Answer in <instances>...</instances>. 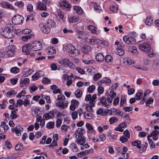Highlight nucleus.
<instances>
[{
  "label": "nucleus",
  "instance_id": "nucleus-53",
  "mask_svg": "<svg viewBox=\"0 0 159 159\" xmlns=\"http://www.w3.org/2000/svg\"><path fill=\"white\" fill-rule=\"evenodd\" d=\"M112 57L110 55H107L105 58V61L107 62H111L113 60Z\"/></svg>",
  "mask_w": 159,
  "mask_h": 159
},
{
  "label": "nucleus",
  "instance_id": "nucleus-35",
  "mask_svg": "<svg viewBox=\"0 0 159 159\" xmlns=\"http://www.w3.org/2000/svg\"><path fill=\"white\" fill-rule=\"evenodd\" d=\"M100 102L103 106L105 107L109 105L107 102L106 98V97H102L100 100Z\"/></svg>",
  "mask_w": 159,
  "mask_h": 159
},
{
  "label": "nucleus",
  "instance_id": "nucleus-54",
  "mask_svg": "<svg viewBox=\"0 0 159 159\" xmlns=\"http://www.w3.org/2000/svg\"><path fill=\"white\" fill-rule=\"evenodd\" d=\"M19 71V69L16 67H13L10 70L11 72L14 74L18 73Z\"/></svg>",
  "mask_w": 159,
  "mask_h": 159
},
{
  "label": "nucleus",
  "instance_id": "nucleus-5",
  "mask_svg": "<svg viewBox=\"0 0 159 159\" xmlns=\"http://www.w3.org/2000/svg\"><path fill=\"white\" fill-rule=\"evenodd\" d=\"M23 20L24 18L22 16L16 15L12 18V21L13 24L17 25L22 23Z\"/></svg>",
  "mask_w": 159,
  "mask_h": 159
},
{
  "label": "nucleus",
  "instance_id": "nucleus-24",
  "mask_svg": "<svg viewBox=\"0 0 159 159\" xmlns=\"http://www.w3.org/2000/svg\"><path fill=\"white\" fill-rule=\"evenodd\" d=\"M91 50V47L89 46H84L82 47V51L84 54L88 53Z\"/></svg>",
  "mask_w": 159,
  "mask_h": 159
},
{
  "label": "nucleus",
  "instance_id": "nucleus-7",
  "mask_svg": "<svg viewBox=\"0 0 159 159\" xmlns=\"http://www.w3.org/2000/svg\"><path fill=\"white\" fill-rule=\"evenodd\" d=\"M16 49V47L14 45H11L8 47L6 55L9 57H11L14 56Z\"/></svg>",
  "mask_w": 159,
  "mask_h": 159
},
{
  "label": "nucleus",
  "instance_id": "nucleus-1",
  "mask_svg": "<svg viewBox=\"0 0 159 159\" xmlns=\"http://www.w3.org/2000/svg\"><path fill=\"white\" fill-rule=\"evenodd\" d=\"M0 34L3 37L11 39L14 37V33L12 30V26L10 24H7L0 29Z\"/></svg>",
  "mask_w": 159,
  "mask_h": 159
},
{
  "label": "nucleus",
  "instance_id": "nucleus-19",
  "mask_svg": "<svg viewBox=\"0 0 159 159\" xmlns=\"http://www.w3.org/2000/svg\"><path fill=\"white\" fill-rule=\"evenodd\" d=\"M29 81L30 80L28 78H25L23 80L22 79L20 82V86L21 87H23L24 85L27 86Z\"/></svg>",
  "mask_w": 159,
  "mask_h": 159
},
{
  "label": "nucleus",
  "instance_id": "nucleus-61",
  "mask_svg": "<svg viewBox=\"0 0 159 159\" xmlns=\"http://www.w3.org/2000/svg\"><path fill=\"white\" fill-rule=\"evenodd\" d=\"M106 138V135L104 134H101L99 136V140L102 142H104Z\"/></svg>",
  "mask_w": 159,
  "mask_h": 159
},
{
  "label": "nucleus",
  "instance_id": "nucleus-3",
  "mask_svg": "<svg viewBox=\"0 0 159 159\" xmlns=\"http://www.w3.org/2000/svg\"><path fill=\"white\" fill-rule=\"evenodd\" d=\"M65 48L69 52V55L71 57L77 56L80 53V51L75 48V46L71 44H67Z\"/></svg>",
  "mask_w": 159,
  "mask_h": 159
},
{
  "label": "nucleus",
  "instance_id": "nucleus-17",
  "mask_svg": "<svg viewBox=\"0 0 159 159\" xmlns=\"http://www.w3.org/2000/svg\"><path fill=\"white\" fill-rule=\"evenodd\" d=\"M86 138L84 136H81L77 137L76 143L81 145H83L86 143Z\"/></svg>",
  "mask_w": 159,
  "mask_h": 159
},
{
  "label": "nucleus",
  "instance_id": "nucleus-12",
  "mask_svg": "<svg viewBox=\"0 0 159 159\" xmlns=\"http://www.w3.org/2000/svg\"><path fill=\"white\" fill-rule=\"evenodd\" d=\"M36 6L38 9L41 11L47 10V8L46 5L43 2L38 1L36 3Z\"/></svg>",
  "mask_w": 159,
  "mask_h": 159
},
{
  "label": "nucleus",
  "instance_id": "nucleus-49",
  "mask_svg": "<svg viewBox=\"0 0 159 159\" xmlns=\"http://www.w3.org/2000/svg\"><path fill=\"white\" fill-rule=\"evenodd\" d=\"M54 123L53 122L50 121L48 122L46 125V128L48 129H50L54 128Z\"/></svg>",
  "mask_w": 159,
  "mask_h": 159
},
{
  "label": "nucleus",
  "instance_id": "nucleus-39",
  "mask_svg": "<svg viewBox=\"0 0 159 159\" xmlns=\"http://www.w3.org/2000/svg\"><path fill=\"white\" fill-rule=\"evenodd\" d=\"M75 95L77 98H80L81 97L82 95V92L80 89H78L75 92Z\"/></svg>",
  "mask_w": 159,
  "mask_h": 159
},
{
  "label": "nucleus",
  "instance_id": "nucleus-21",
  "mask_svg": "<svg viewBox=\"0 0 159 159\" xmlns=\"http://www.w3.org/2000/svg\"><path fill=\"white\" fill-rule=\"evenodd\" d=\"M86 126L88 129V133H91L93 134H96V131L94 129L93 126L90 124L87 123L86 124Z\"/></svg>",
  "mask_w": 159,
  "mask_h": 159
},
{
  "label": "nucleus",
  "instance_id": "nucleus-36",
  "mask_svg": "<svg viewBox=\"0 0 159 159\" xmlns=\"http://www.w3.org/2000/svg\"><path fill=\"white\" fill-rule=\"evenodd\" d=\"M74 9L78 13L80 14H82L83 13V10L80 6H75L74 7Z\"/></svg>",
  "mask_w": 159,
  "mask_h": 159
},
{
  "label": "nucleus",
  "instance_id": "nucleus-13",
  "mask_svg": "<svg viewBox=\"0 0 159 159\" xmlns=\"http://www.w3.org/2000/svg\"><path fill=\"white\" fill-rule=\"evenodd\" d=\"M1 6L3 8H7L8 9H11L12 10H14V8L12 6L8 3L6 2H3L0 3Z\"/></svg>",
  "mask_w": 159,
  "mask_h": 159
},
{
  "label": "nucleus",
  "instance_id": "nucleus-37",
  "mask_svg": "<svg viewBox=\"0 0 159 159\" xmlns=\"http://www.w3.org/2000/svg\"><path fill=\"white\" fill-rule=\"evenodd\" d=\"M16 94V92L15 90L9 91L6 93L7 97H11L14 96Z\"/></svg>",
  "mask_w": 159,
  "mask_h": 159
},
{
  "label": "nucleus",
  "instance_id": "nucleus-59",
  "mask_svg": "<svg viewBox=\"0 0 159 159\" xmlns=\"http://www.w3.org/2000/svg\"><path fill=\"white\" fill-rule=\"evenodd\" d=\"M122 108L126 112L130 111L133 109V108L132 107H123Z\"/></svg>",
  "mask_w": 159,
  "mask_h": 159
},
{
  "label": "nucleus",
  "instance_id": "nucleus-60",
  "mask_svg": "<svg viewBox=\"0 0 159 159\" xmlns=\"http://www.w3.org/2000/svg\"><path fill=\"white\" fill-rule=\"evenodd\" d=\"M26 93L25 90H22L20 92L17 94L16 97L17 98H20L21 96H24Z\"/></svg>",
  "mask_w": 159,
  "mask_h": 159
},
{
  "label": "nucleus",
  "instance_id": "nucleus-47",
  "mask_svg": "<svg viewBox=\"0 0 159 159\" xmlns=\"http://www.w3.org/2000/svg\"><path fill=\"white\" fill-rule=\"evenodd\" d=\"M95 88L96 87L94 85H91L87 88V91L89 93H92L95 90Z\"/></svg>",
  "mask_w": 159,
  "mask_h": 159
},
{
  "label": "nucleus",
  "instance_id": "nucleus-29",
  "mask_svg": "<svg viewBox=\"0 0 159 159\" xmlns=\"http://www.w3.org/2000/svg\"><path fill=\"white\" fill-rule=\"evenodd\" d=\"M96 59L98 61L102 62L104 61V56L102 54L98 53L96 56Z\"/></svg>",
  "mask_w": 159,
  "mask_h": 159
},
{
  "label": "nucleus",
  "instance_id": "nucleus-2",
  "mask_svg": "<svg viewBox=\"0 0 159 159\" xmlns=\"http://www.w3.org/2000/svg\"><path fill=\"white\" fill-rule=\"evenodd\" d=\"M97 98L96 95L94 94L91 97L90 94L87 95L85 97V100L86 101H89V104H87L86 106V110L88 111H92V107L94 106L96 103L95 100Z\"/></svg>",
  "mask_w": 159,
  "mask_h": 159
},
{
  "label": "nucleus",
  "instance_id": "nucleus-33",
  "mask_svg": "<svg viewBox=\"0 0 159 159\" xmlns=\"http://www.w3.org/2000/svg\"><path fill=\"white\" fill-rule=\"evenodd\" d=\"M48 26L49 27H53L55 26L56 23L52 19H49L47 22Z\"/></svg>",
  "mask_w": 159,
  "mask_h": 159
},
{
  "label": "nucleus",
  "instance_id": "nucleus-14",
  "mask_svg": "<svg viewBox=\"0 0 159 159\" xmlns=\"http://www.w3.org/2000/svg\"><path fill=\"white\" fill-rule=\"evenodd\" d=\"M79 102L75 99H72L71 101V104L70 106V109L72 111H74L75 108L79 104Z\"/></svg>",
  "mask_w": 159,
  "mask_h": 159
},
{
  "label": "nucleus",
  "instance_id": "nucleus-62",
  "mask_svg": "<svg viewBox=\"0 0 159 159\" xmlns=\"http://www.w3.org/2000/svg\"><path fill=\"white\" fill-rule=\"evenodd\" d=\"M62 121L60 118H57L56 121V126L57 128L59 127L61 124Z\"/></svg>",
  "mask_w": 159,
  "mask_h": 159
},
{
  "label": "nucleus",
  "instance_id": "nucleus-44",
  "mask_svg": "<svg viewBox=\"0 0 159 159\" xmlns=\"http://www.w3.org/2000/svg\"><path fill=\"white\" fill-rule=\"evenodd\" d=\"M23 146L22 144L19 143L15 147V149L16 150L21 151L23 149Z\"/></svg>",
  "mask_w": 159,
  "mask_h": 159
},
{
  "label": "nucleus",
  "instance_id": "nucleus-32",
  "mask_svg": "<svg viewBox=\"0 0 159 159\" xmlns=\"http://www.w3.org/2000/svg\"><path fill=\"white\" fill-rule=\"evenodd\" d=\"M113 114L114 115H118L122 116L123 114V112L118 109L115 108L112 109Z\"/></svg>",
  "mask_w": 159,
  "mask_h": 159
},
{
  "label": "nucleus",
  "instance_id": "nucleus-28",
  "mask_svg": "<svg viewBox=\"0 0 159 159\" xmlns=\"http://www.w3.org/2000/svg\"><path fill=\"white\" fill-rule=\"evenodd\" d=\"M32 72L33 71L32 70H30L27 68L23 70V75L25 77L28 76L31 74Z\"/></svg>",
  "mask_w": 159,
  "mask_h": 159
},
{
  "label": "nucleus",
  "instance_id": "nucleus-15",
  "mask_svg": "<svg viewBox=\"0 0 159 159\" xmlns=\"http://www.w3.org/2000/svg\"><path fill=\"white\" fill-rule=\"evenodd\" d=\"M60 6L63 9H66L67 10H69L71 7L70 4L65 1H62L60 3Z\"/></svg>",
  "mask_w": 159,
  "mask_h": 159
},
{
  "label": "nucleus",
  "instance_id": "nucleus-16",
  "mask_svg": "<svg viewBox=\"0 0 159 159\" xmlns=\"http://www.w3.org/2000/svg\"><path fill=\"white\" fill-rule=\"evenodd\" d=\"M43 116L44 120H48L49 119H53V116L52 110L44 114Z\"/></svg>",
  "mask_w": 159,
  "mask_h": 159
},
{
  "label": "nucleus",
  "instance_id": "nucleus-26",
  "mask_svg": "<svg viewBox=\"0 0 159 159\" xmlns=\"http://www.w3.org/2000/svg\"><path fill=\"white\" fill-rule=\"evenodd\" d=\"M124 63L125 65H132L134 64V61L130 58H125L124 59Z\"/></svg>",
  "mask_w": 159,
  "mask_h": 159
},
{
  "label": "nucleus",
  "instance_id": "nucleus-63",
  "mask_svg": "<svg viewBox=\"0 0 159 159\" xmlns=\"http://www.w3.org/2000/svg\"><path fill=\"white\" fill-rule=\"evenodd\" d=\"M101 75L99 73L95 74L93 76V79L94 80H96L101 77Z\"/></svg>",
  "mask_w": 159,
  "mask_h": 159
},
{
  "label": "nucleus",
  "instance_id": "nucleus-51",
  "mask_svg": "<svg viewBox=\"0 0 159 159\" xmlns=\"http://www.w3.org/2000/svg\"><path fill=\"white\" fill-rule=\"evenodd\" d=\"M116 53L120 56L123 55L125 52L124 51L122 48H119L116 49Z\"/></svg>",
  "mask_w": 159,
  "mask_h": 159
},
{
  "label": "nucleus",
  "instance_id": "nucleus-20",
  "mask_svg": "<svg viewBox=\"0 0 159 159\" xmlns=\"http://www.w3.org/2000/svg\"><path fill=\"white\" fill-rule=\"evenodd\" d=\"M43 75L42 72L40 70H38L36 73L34 74L32 76V78L34 80H37Z\"/></svg>",
  "mask_w": 159,
  "mask_h": 159
},
{
  "label": "nucleus",
  "instance_id": "nucleus-31",
  "mask_svg": "<svg viewBox=\"0 0 159 159\" xmlns=\"http://www.w3.org/2000/svg\"><path fill=\"white\" fill-rule=\"evenodd\" d=\"M70 148L74 152H76L78 151V149L76 144L74 143H71L70 145Z\"/></svg>",
  "mask_w": 159,
  "mask_h": 159
},
{
  "label": "nucleus",
  "instance_id": "nucleus-34",
  "mask_svg": "<svg viewBox=\"0 0 159 159\" xmlns=\"http://www.w3.org/2000/svg\"><path fill=\"white\" fill-rule=\"evenodd\" d=\"M96 113L98 115H101L103 116H106L107 115L106 111L105 110L104 111L103 109L102 108H100L97 110Z\"/></svg>",
  "mask_w": 159,
  "mask_h": 159
},
{
  "label": "nucleus",
  "instance_id": "nucleus-4",
  "mask_svg": "<svg viewBox=\"0 0 159 159\" xmlns=\"http://www.w3.org/2000/svg\"><path fill=\"white\" fill-rule=\"evenodd\" d=\"M58 62L61 64L66 65L71 69H74L75 67V65L67 58H61L58 60Z\"/></svg>",
  "mask_w": 159,
  "mask_h": 159
},
{
  "label": "nucleus",
  "instance_id": "nucleus-10",
  "mask_svg": "<svg viewBox=\"0 0 159 159\" xmlns=\"http://www.w3.org/2000/svg\"><path fill=\"white\" fill-rule=\"evenodd\" d=\"M39 27L41 30L45 34H48L50 31V27L47 26L45 23H41L39 25Z\"/></svg>",
  "mask_w": 159,
  "mask_h": 159
},
{
  "label": "nucleus",
  "instance_id": "nucleus-52",
  "mask_svg": "<svg viewBox=\"0 0 159 159\" xmlns=\"http://www.w3.org/2000/svg\"><path fill=\"white\" fill-rule=\"evenodd\" d=\"M159 133V132L158 131L156 130H153L150 134L147 137L148 138L151 137L152 136H157V135H158Z\"/></svg>",
  "mask_w": 159,
  "mask_h": 159
},
{
  "label": "nucleus",
  "instance_id": "nucleus-46",
  "mask_svg": "<svg viewBox=\"0 0 159 159\" xmlns=\"http://www.w3.org/2000/svg\"><path fill=\"white\" fill-rule=\"evenodd\" d=\"M118 121V119L115 117H113L109 119V122L111 124L116 122Z\"/></svg>",
  "mask_w": 159,
  "mask_h": 159
},
{
  "label": "nucleus",
  "instance_id": "nucleus-6",
  "mask_svg": "<svg viewBox=\"0 0 159 159\" xmlns=\"http://www.w3.org/2000/svg\"><path fill=\"white\" fill-rule=\"evenodd\" d=\"M139 48L140 50L147 53L151 49L150 44L147 43H144L140 45Z\"/></svg>",
  "mask_w": 159,
  "mask_h": 159
},
{
  "label": "nucleus",
  "instance_id": "nucleus-50",
  "mask_svg": "<svg viewBox=\"0 0 159 159\" xmlns=\"http://www.w3.org/2000/svg\"><path fill=\"white\" fill-rule=\"evenodd\" d=\"M88 28L89 30L92 31V33L94 34L96 33V30L97 29L96 27L92 25H91L88 26Z\"/></svg>",
  "mask_w": 159,
  "mask_h": 159
},
{
  "label": "nucleus",
  "instance_id": "nucleus-55",
  "mask_svg": "<svg viewBox=\"0 0 159 159\" xmlns=\"http://www.w3.org/2000/svg\"><path fill=\"white\" fill-rule=\"evenodd\" d=\"M130 51L132 53L135 55L137 54L138 53L136 48L135 46L132 47L131 49L130 50Z\"/></svg>",
  "mask_w": 159,
  "mask_h": 159
},
{
  "label": "nucleus",
  "instance_id": "nucleus-8",
  "mask_svg": "<svg viewBox=\"0 0 159 159\" xmlns=\"http://www.w3.org/2000/svg\"><path fill=\"white\" fill-rule=\"evenodd\" d=\"M123 39L127 44H133L136 42L135 39L133 36L128 37L127 36H124Z\"/></svg>",
  "mask_w": 159,
  "mask_h": 159
},
{
  "label": "nucleus",
  "instance_id": "nucleus-58",
  "mask_svg": "<svg viewBox=\"0 0 159 159\" xmlns=\"http://www.w3.org/2000/svg\"><path fill=\"white\" fill-rule=\"evenodd\" d=\"M43 83L44 84H47L50 83V79L47 77H44L42 80Z\"/></svg>",
  "mask_w": 159,
  "mask_h": 159
},
{
  "label": "nucleus",
  "instance_id": "nucleus-23",
  "mask_svg": "<svg viewBox=\"0 0 159 159\" xmlns=\"http://www.w3.org/2000/svg\"><path fill=\"white\" fill-rule=\"evenodd\" d=\"M69 21L71 23H75L78 22L79 20V18L76 16H70L68 18Z\"/></svg>",
  "mask_w": 159,
  "mask_h": 159
},
{
  "label": "nucleus",
  "instance_id": "nucleus-38",
  "mask_svg": "<svg viewBox=\"0 0 159 159\" xmlns=\"http://www.w3.org/2000/svg\"><path fill=\"white\" fill-rule=\"evenodd\" d=\"M24 3L22 1H17L15 2V5L19 8H23L24 7Z\"/></svg>",
  "mask_w": 159,
  "mask_h": 159
},
{
  "label": "nucleus",
  "instance_id": "nucleus-22",
  "mask_svg": "<svg viewBox=\"0 0 159 159\" xmlns=\"http://www.w3.org/2000/svg\"><path fill=\"white\" fill-rule=\"evenodd\" d=\"M148 145V143L145 142H143L142 143H141V145L139 146V148H138L140 152H142L145 151Z\"/></svg>",
  "mask_w": 159,
  "mask_h": 159
},
{
  "label": "nucleus",
  "instance_id": "nucleus-40",
  "mask_svg": "<svg viewBox=\"0 0 159 159\" xmlns=\"http://www.w3.org/2000/svg\"><path fill=\"white\" fill-rule=\"evenodd\" d=\"M152 19L151 17H148L146 18L145 23L147 25L150 26L152 23Z\"/></svg>",
  "mask_w": 159,
  "mask_h": 159
},
{
  "label": "nucleus",
  "instance_id": "nucleus-43",
  "mask_svg": "<svg viewBox=\"0 0 159 159\" xmlns=\"http://www.w3.org/2000/svg\"><path fill=\"white\" fill-rule=\"evenodd\" d=\"M141 142L140 141L136 140L131 143V144L133 146H136L137 148H139V146L141 145Z\"/></svg>",
  "mask_w": 159,
  "mask_h": 159
},
{
  "label": "nucleus",
  "instance_id": "nucleus-30",
  "mask_svg": "<svg viewBox=\"0 0 159 159\" xmlns=\"http://www.w3.org/2000/svg\"><path fill=\"white\" fill-rule=\"evenodd\" d=\"M66 98L65 96L62 94L57 96V102L56 103H60V102L62 101H64L65 100Z\"/></svg>",
  "mask_w": 159,
  "mask_h": 159
},
{
  "label": "nucleus",
  "instance_id": "nucleus-18",
  "mask_svg": "<svg viewBox=\"0 0 159 159\" xmlns=\"http://www.w3.org/2000/svg\"><path fill=\"white\" fill-rule=\"evenodd\" d=\"M68 102L67 101H62L60 102V103H56L57 107L61 109H65L66 108L68 105Z\"/></svg>",
  "mask_w": 159,
  "mask_h": 159
},
{
  "label": "nucleus",
  "instance_id": "nucleus-27",
  "mask_svg": "<svg viewBox=\"0 0 159 159\" xmlns=\"http://www.w3.org/2000/svg\"><path fill=\"white\" fill-rule=\"evenodd\" d=\"M91 3L93 4V7L94 8V10L98 13H100L102 9L97 4L96 2H91Z\"/></svg>",
  "mask_w": 159,
  "mask_h": 159
},
{
  "label": "nucleus",
  "instance_id": "nucleus-45",
  "mask_svg": "<svg viewBox=\"0 0 159 159\" xmlns=\"http://www.w3.org/2000/svg\"><path fill=\"white\" fill-rule=\"evenodd\" d=\"M118 9V7L116 5H111L110 7V10L114 11L116 12Z\"/></svg>",
  "mask_w": 159,
  "mask_h": 159
},
{
  "label": "nucleus",
  "instance_id": "nucleus-48",
  "mask_svg": "<svg viewBox=\"0 0 159 159\" xmlns=\"http://www.w3.org/2000/svg\"><path fill=\"white\" fill-rule=\"evenodd\" d=\"M32 37V35L31 34L25 35L22 37V40L24 41H26L29 39H30Z\"/></svg>",
  "mask_w": 159,
  "mask_h": 159
},
{
  "label": "nucleus",
  "instance_id": "nucleus-25",
  "mask_svg": "<svg viewBox=\"0 0 159 159\" xmlns=\"http://www.w3.org/2000/svg\"><path fill=\"white\" fill-rule=\"evenodd\" d=\"M84 132V129L82 128H78L75 132L76 136L77 135L78 137L83 136L82 135Z\"/></svg>",
  "mask_w": 159,
  "mask_h": 159
},
{
  "label": "nucleus",
  "instance_id": "nucleus-57",
  "mask_svg": "<svg viewBox=\"0 0 159 159\" xmlns=\"http://www.w3.org/2000/svg\"><path fill=\"white\" fill-rule=\"evenodd\" d=\"M148 140V141L149 144L150 145V148L151 149H152L155 147V145L154 143H153V142L152 140L150 139L149 138H147Z\"/></svg>",
  "mask_w": 159,
  "mask_h": 159
},
{
  "label": "nucleus",
  "instance_id": "nucleus-9",
  "mask_svg": "<svg viewBox=\"0 0 159 159\" xmlns=\"http://www.w3.org/2000/svg\"><path fill=\"white\" fill-rule=\"evenodd\" d=\"M32 49L35 51H39L42 48L41 43L39 41H36L32 43Z\"/></svg>",
  "mask_w": 159,
  "mask_h": 159
},
{
  "label": "nucleus",
  "instance_id": "nucleus-56",
  "mask_svg": "<svg viewBox=\"0 0 159 159\" xmlns=\"http://www.w3.org/2000/svg\"><path fill=\"white\" fill-rule=\"evenodd\" d=\"M48 52L51 53H55L56 51L55 49L53 47H49L48 48Z\"/></svg>",
  "mask_w": 159,
  "mask_h": 159
},
{
  "label": "nucleus",
  "instance_id": "nucleus-64",
  "mask_svg": "<svg viewBox=\"0 0 159 159\" xmlns=\"http://www.w3.org/2000/svg\"><path fill=\"white\" fill-rule=\"evenodd\" d=\"M128 138L125 137V136H122L120 137V140L122 143H124L127 142Z\"/></svg>",
  "mask_w": 159,
  "mask_h": 159
},
{
  "label": "nucleus",
  "instance_id": "nucleus-42",
  "mask_svg": "<svg viewBox=\"0 0 159 159\" xmlns=\"http://www.w3.org/2000/svg\"><path fill=\"white\" fill-rule=\"evenodd\" d=\"M52 113L53 114V118L54 117L55 114L56 115V117L58 118L61 117V113L60 112L58 111L57 110L54 109L52 110Z\"/></svg>",
  "mask_w": 159,
  "mask_h": 159
},
{
  "label": "nucleus",
  "instance_id": "nucleus-11",
  "mask_svg": "<svg viewBox=\"0 0 159 159\" xmlns=\"http://www.w3.org/2000/svg\"><path fill=\"white\" fill-rule=\"evenodd\" d=\"M32 49V45L30 44H28L24 46L22 48V51L25 52L27 55L30 54V51Z\"/></svg>",
  "mask_w": 159,
  "mask_h": 159
},
{
  "label": "nucleus",
  "instance_id": "nucleus-41",
  "mask_svg": "<svg viewBox=\"0 0 159 159\" xmlns=\"http://www.w3.org/2000/svg\"><path fill=\"white\" fill-rule=\"evenodd\" d=\"M143 93L141 92H138L135 95L136 100H139L141 99L143 96Z\"/></svg>",
  "mask_w": 159,
  "mask_h": 159
}]
</instances>
